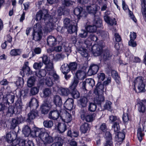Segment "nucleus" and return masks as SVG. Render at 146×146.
<instances>
[{
	"label": "nucleus",
	"instance_id": "774afa93",
	"mask_svg": "<svg viewBox=\"0 0 146 146\" xmlns=\"http://www.w3.org/2000/svg\"><path fill=\"white\" fill-rule=\"evenodd\" d=\"M80 37L82 38H85L88 36V31L85 30H82L80 33L79 35Z\"/></svg>",
	"mask_w": 146,
	"mask_h": 146
},
{
	"label": "nucleus",
	"instance_id": "bf43d9fd",
	"mask_svg": "<svg viewBox=\"0 0 146 146\" xmlns=\"http://www.w3.org/2000/svg\"><path fill=\"white\" fill-rule=\"evenodd\" d=\"M41 48L39 47L35 48L33 50L32 55L34 56L35 54H39L41 53Z\"/></svg>",
	"mask_w": 146,
	"mask_h": 146
},
{
	"label": "nucleus",
	"instance_id": "393cba45",
	"mask_svg": "<svg viewBox=\"0 0 146 146\" xmlns=\"http://www.w3.org/2000/svg\"><path fill=\"white\" fill-rule=\"evenodd\" d=\"M104 18L105 21L109 25L112 26L116 24V21L115 18L111 19L109 16L106 15L104 16Z\"/></svg>",
	"mask_w": 146,
	"mask_h": 146
},
{
	"label": "nucleus",
	"instance_id": "c03bdc74",
	"mask_svg": "<svg viewBox=\"0 0 146 146\" xmlns=\"http://www.w3.org/2000/svg\"><path fill=\"white\" fill-rule=\"evenodd\" d=\"M79 80L78 79L75 78L72 83L71 85L69 87V89H76V88L79 82Z\"/></svg>",
	"mask_w": 146,
	"mask_h": 146
},
{
	"label": "nucleus",
	"instance_id": "69168bd1",
	"mask_svg": "<svg viewBox=\"0 0 146 146\" xmlns=\"http://www.w3.org/2000/svg\"><path fill=\"white\" fill-rule=\"evenodd\" d=\"M56 140L57 141L55 143L56 145H58V146H62L63 143V140L60 137H57L56 138Z\"/></svg>",
	"mask_w": 146,
	"mask_h": 146
},
{
	"label": "nucleus",
	"instance_id": "37998d69",
	"mask_svg": "<svg viewBox=\"0 0 146 146\" xmlns=\"http://www.w3.org/2000/svg\"><path fill=\"white\" fill-rule=\"evenodd\" d=\"M31 130L29 126L26 125L23 128L22 132L25 136H28L30 135Z\"/></svg>",
	"mask_w": 146,
	"mask_h": 146
},
{
	"label": "nucleus",
	"instance_id": "a19ab883",
	"mask_svg": "<svg viewBox=\"0 0 146 146\" xmlns=\"http://www.w3.org/2000/svg\"><path fill=\"white\" fill-rule=\"evenodd\" d=\"M68 66L70 71V70L72 72L76 70L77 67V64L76 62H71L68 64Z\"/></svg>",
	"mask_w": 146,
	"mask_h": 146
},
{
	"label": "nucleus",
	"instance_id": "473e14b6",
	"mask_svg": "<svg viewBox=\"0 0 146 146\" xmlns=\"http://www.w3.org/2000/svg\"><path fill=\"white\" fill-rule=\"evenodd\" d=\"M111 75L112 77L115 80L116 82L118 84L119 83L120 78L117 71L114 70L111 71Z\"/></svg>",
	"mask_w": 146,
	"mask_h": 146
},
{
	"label": "nucleus",
	"instance_id": "c85d7f7f",
	"mask_svg": "<svg viewBox=\"0 0 146 146\" xmlns=\"http://www.w3.org/2000/svg\"><path fill=\"white\" fill-rule=\"evenodd\" d=\"M90 129L89 124L85 122L80 126V130L83 133H87Z\"/></svg>",
	"mask_w": 146,
	"mask_h": 146
},
{
	"label": "nucleus",
	"instance_id": "ddd939ff",
	"mask_svg": "<svg viewBox=\"0 0 146 146\" xmlns=\"http://www.w3.org/2000/svg\"><path fill=\"white\" fill-rule=\"evenodd\" d=\"M17 136V134L15 132L8 133H7L6 136V141L9 143H12V144L14 140H17V139H15Z\"/></svg>",
	"mask_w": 146,
	"mask_h": 146
},
{
	"label": "nucleus",
	"instance_id": "1a4fd4ad",
	"mask_svg": "<svg viewBox=\"0 0 146 146\" xmlns=\"http://www.w3.org/2000/svg\"><path fill=\"white\" fill-rule=\"evenodd\" d=\"M109 119L111 123L116 121L114 123L112 127L114 132L118 131L119 130V124L118 122V120L117 119V117L113 115H111L109 117Z\"/></svg>",
	"mask_w": 146,
	"mask_h": 146
},
{
	"label": "nucleus",
	"instance_id": "4be33fe9",
	"mask_svg": "<svg viewBox=\"0 0 146 146\" xmlns=\"http://www.w3.org/2000/svg\"><path fill=\"white\" fill-rule=\"evenodd\" d=\"M53 102L56 105V107H58L60 108L62 105V102L61 98L57 95H55L53 97Z\"/></svg>",
	"mask_w": 146,
	"mask_h": 146
},
{
	"label": "nucleus",
	"instance_id": "39448f33",
	"mask_svg": "<svg viewBox=\"0 0 146 146\" xmlns=\"http://www.w3.org/2000/svg\"><path fill=\"white\" fill-rule=\"evenodd\" d=\"M104 44V43L102 41L99 43L95 44L92 46V52L95 56H98L101 54Z\"/></svg>",
	"mask_w": 146,
	"mask_h": 146
},
{
	"label": "nucleus",
	"instance_id": "f704fd0d",
	"mask_svg": "<svg viewBox=\"0 0 146 146\" xmlns=\"http://www.w3.org/2000/svg\"><path fill=\"white\" fill-rule=\"evenodd\" d=\"M86 9L89 13L95 15L97 11V7L96 5L89 6L87 7Z\"/></svg>",
	"mask_w": 146,
	"mask_h": 146
},
{
	"label": "nucleus",
	"instance_id": "412c9836",
	"mask_svg": "<svg viewBox=\"0 0 146 146\" xmlns=\"http://www.w3.org/2000/svg\"><path fill=\"white\" fill-rule=\"evenodd\" d=\"M47 41L48 45L50 46H54L57 43V38L52 36L47 38Z\"/></svg>",
	"mask_w": 146,
	"mask_h": 146
},
{
	"label": "nucleus",
	"instance_id": "f3484780",
	"mask_svg": "<svg viewBox=\"0 0 146 146\" xmlns=\"http://www.w3.org/2000/svg\"><path fill=\"white\" fill-rule=\"evenodd\" d=\"M43 131L41 129H39L36 128H34L33 130H31V133L30 135L33 137H38L40 138V135L42 133Z\"/></svg>",
	"mask_w": 146,
	"mask_h": 146
},
{
	"label": "nucleus",
	"instance_id": "a18cd8bd",
	"mask_svg": "<svg viewBox=\"0 0 146 146\" xmlns=\"http://www.w3.org/2000/svg\"><path fill=\"white\" fill-rule=\"evenodd\" d=\"M66 125L64 123H59L58 125V131L60 133H62L64 132L66 129Z\"/></svg>",
	"mask_w": 146,
	"mask_h": 146
},
{
	"label": "nucleus",
	"instance_id": "3c124183",
	"mask_svg": "<svg viewBox=\"0 0 146 146\" xmlns=\"http://www.w3.org/2000/svg\"><path fill=\"white\" fill-rule=\"evenodd\" d=\"M10 54L13 56L20 55L21 54V52L19 49H13L11 50Z\"/></svg>",
	"mask_w": 146,
	"mask_h": 146
},
{
	"label": "nucleus",
	"instance_id": "8fccbe9b",
	"mask_svg": "<svg viewBox=\"0 0 146 146\" xmlns=\"http://www.w3.org/2000/svg\"><path fill=\"white\" fill-rule=\"evenodd\" d=\"M35 79L34 77H31L27 81V86L29 87H31L35 84Z\"/></svg>",
	"mask_w": 146,
	"mask_h": 146
},
{
	"label": "nucleus",
	"instance_id": "680f3d73",
	"mask_svg": "<svg viewBox=\"0 0 146 146\" xmlns=\"http://www.w3.org/2000/svg\"><path fill=\"white\" fill-rule=\"evenodd\" d=\"M19 123L17 119L13 118L11 123V128L14 129Z\"/></svg>",
	"mask_w": 146,
	"mask_h": 146
},
{
	"label": "nucleus",
	"instance_id": "0e129e2a",
	"mask_svg": "<svg viewBox=\"0 0 146 146\" xmlns=\"http://www.w3.org/2000/svg\"><path fill=\"white\" fill-rule=\"evenodd\" d=\"M43 65V63L41 62H35L33 65V67L36 70L39 69L41 68Z\"/></svg>",
	"mask_w": 146,
	"mask_h": 146
},
{
	"label": "nucleus",
	"instance_id": "6e6552de",
	"mask_svg": "<svg viewBox=\"0 0 146 146\" xmlns=\"http://www.w3.org/2000/svg\"><path fill=\"white\" fill-rule=\"evenodd\" d=\"M49 100L47 98L44 100L43 104L40 106V111L42 114H46L48 112L50 109L49 106L51 103Z\"/></svg>",
	"mask_w": 146,
	"mask_h": 146
},
{
	"label": "nucleus",
	"instance_id": "338daca9",
	"mask_svg": "<svg viewBox=\"0 0 146 146\" xmlns=\"http://www.w3.org/2000/svg\"><path fill=\"white\" fill-rule=\"evenodd\" d=\"M74 2L70 0H64L62 4L64 6H69L73 5Z\"/></svg>",
	"mask_w": 146,
	"mask_h": 146
},
{
	"label": "nucleus",
	"instance_id": "2eb2a0df",
	"mask_svg": "<svg viewBox=\"0 0 146 146\" xmlns=\"http://www.w3.org/2000/svg\"><path fill=\"white\" fill-rule=\"evenodd\" d=\"M74 100L71 98H68L64 104L65 108L68 110H71L73 108Z\"/></svg>",
	"mask_w": 146,
	"mask_h": 146
},
{
	"label": "nucleus",
	"instance_id": "a211bd4d",
	"mask_svg": "<svg viewBox=\"0 0 146 146\" xmlns=\"http://www.w3.org/2000/svg\"><path fill=\"white\" fill-rule=\"evenodd\" d=\"M146 102V100H142L138 102L137 104L138 107V110L140 112L144 113L146 110V107L144 104Z\"/></svg>",
	"mask_w": 146,
	"mask_h": 146
},
{
	"label": "nucleus",
	"instance_id": "7ed1b4c3",
	"mask_svg": "<svg viewBox=\"0 0 146 146\" xmlns=\"http://www.w3.org/2000/svg\"><path fill=\"white\" fill-rule=\"evenodd\" d=\"M40 139L43 142L45 146L50 144L54 142V138L48 133L43 131L40 135Z\"/></svg>",
	"mask_w": 146,
	"mask_h": 146
},
{
	"label": "nucleus",
	"instance_id": "dca6fc26",
	"mask_svg": "<svg viewBox=\"0 0 146 146\" xmlns=\"http://www.w3.org/2000/svg\"><path fill=\"white\" fill-rule=\"evenodd\" d=\"M96 94L97 95V96L95 98V103L98 104V106L101 107V104L105 100L104 97L102 94Z\"/></svg>",
	"mask_w": 146,
	"mask_h": 146
},
{
	"label": "nucleus",
	"instance_id": "864d4df0",
	"mask_svg": "<svg viewBox=\"0 0 146 146\" xmlns=\"http://www.w3.org/2000/svg\"><path fill=\"white\" fill-rule=\"evenodd\" d=\"M46 70L45 69L41 70L38 72H36V75L39 78L44 77L46 74Z\"/></svg>",
	"mask_w": 146,
	"mask_h": 146
},
{
	"label": "nucleus",
	"instance_id": "f257e3e1",
	"mask_svg": "<svg viewBox=\"0 0 146 146\" xmlns=\"http://www.w3.org/2000/svg\"><path fill=\"white\" fill-rule=\"evenodd\" d=\"M81 119L88 122L92 121L96 116L95 113L90 114L88 112L86 109H82L80 112Z\"/></svg>",
	"mask_w": 146,
	"mask_h": 146
},
{
	"label": "nucleus",
	"instance_id": "4d7b16f0",
	"mask_svg": "<svg viewBox=\"0 0 146 146\" xmlns=\"http://www.w3.org/2000/svg\"><path fill=\"white\" fill-rule=\"evenodd\" d=\"M96 104L95 103H90L88 106L89 110L92 112L95 111L97 108V106Z\"/></svg>",
	"mask_w": 146,
	"mask_h": 146
},
{
	"label": "nucleus",
	"instance_id": "5701e85b",
	"mask_svg": "<svg viewBox=\"0 0 146 146\" xmlns=\"http://www.w3.org/2000/svg\"><path fill=\"white\" fill-rule=\"evenodd\" d=\"M104 85L100 82L98 83L96 86L94 93L95 94H102L104 92Z\"/></svg>",
	"mask_w": 146,
	"mask_h": 146
},
{
	"label": "nucleus",
	"instance_id": "c756f323",
	"mask_svg": "<svg viewBox=\"0 0 146 146\" xmlns=\"http://www.w3.org/2000/svg\"><path fill=\"white\" fill-rule=\"evenodd\" d=\"M30 70V68L25 64L20 71V74L23 77L25 75L29 74Z\"/></svg>",
	"mask_w": 146,
	"mask_h": 146
},
{
	"label": "nucleus",
	"instance_id": "6e6d98bb",
	"mask_svg": "<svg viewBox=\"0 0 146 146\" xmlns=\"http://www.w3.org/2000/svg\"><path fill=\"white\" fill-rule=\"evenodd\" d=\"M16 84L17 86L20 87H22L24 84L23 79L22 78H19L16 82Z\"/></svg>",
	"mask_w": 146,
	"mask_h": 146
},
{
	"label": "nucleus",
	"instance_id": "58836bf2",
	"mask_svg": "<svg viewBox=\"0 0 146 146\" xmlns=\"http://www.w3.org/2000/svg\"><path fill=\"white\" fill-rule=\"evenodd\" d=\"M39 88L38 87H32L30 90L29 95L31 96L35 95L38 92Z\"/></svg>",
	"mask_w": 146,
	"mask_h": 146
},
{
	"label": "nucleus",
	"instance_id": "cd10ccee",
	"mask_svg": "<svg viewBox=\"0 0 146 146\" xmlns=\"http://www.w3.org/2000/svg\"><path fill=\"white\" fill-rule=\"evenodd\" d=\"M119 130L117 132H115L117 133V135L115 136L116 140L118 142H121L125 138V135L123 132H119Z\"/></svg>",
	"mask_w": 146,
	"mask_h": 146
},
{
	"label": "nucleus",
	"instance_id": "f03ea898",
	"mask_svg": "<svg viewBox=\"0 0 146 146\" xmlns=\"http://www.w3.org/2000/svg\"><path fill=\"white\" fill-rule=\"evenodd\" d=\"M143 80L142 77L139 76L137 77L134 82V88L135 89L136 87L137 88L138 92H144L145 91V85Z\"/></svg>",
	"mask_w": 146,
	"mask_h": 146
},
{
	"label": "nucleus",
	"instance_id": "09e8293b",
	"mask_svg": "<svg viewBox=\"0 0 146 146\" xmlns=\"http://www.w3.org/2000/svg\"><path fill=\"white\" fill-rule=\"evenodd\" d=\"M86 30L90 33H94L96 31L97 27L94 25H89L86 28Z\"/></svg>",
	"mask_w": 146,
	"mask_h": 146
},
{
	"label": "nucleus",
	"instance_id": "603ef678",
	"mask_svg": "<svg viewBox=\"0 0 146 146\" xmlns=\"http://www.w3.org/2000/svg\"><path fill=\"white\" fill-rule=\"evenodd\" d=\"M41 58L42 59V63L44 64L52 61L50 60V58L47 55H43Z\"/></svg>",
	"mask_w": 146,
	"mask_h": 146
},
{
	"label": "nucleus",
	"instance_id": "c9c22d12",
	"mask_svg": "<svg viewBox=\"0 0 146 146\" xmlns=\"http://www.w3.org/2000/svg\"><path fill=\"white\" fill-rule=\"evenodd\" d=\"M42 33L33 32V39L35 41L40 40L41 38Z\"/></svg>",
	"mask_w": 146,
	"mask_h": 146
},
{
	"label": "nucleus",
	"instance_id": "2f4dec72",
	"mask_svg": "<svg viewBox=\"0 0 146 146\" xmlns=\"http://www.w3.org/2000/svg\"><path fill=\"white\" fill-rule=\"evenodd\" d=\"M111 53L108 51H105L102 56V60L103 61H105L110 60L112 56Z\"/></svg>",
	"mask_w": 146,
	"mask_h": 146
},
{
	"label": "nucleus",
	"instance_id": "052dcab7",
	"mask_svg": "<svg viewBox=\"0 0 146 146\" xmlns=\"http://www.w3.org/2000/svg\"><path fill=\"white\" fill-rule=\"evenodd\" d=\"M15 106L17 109L19 110L20 111L22 108V104L19 99L17 100V101L15 103Z\"/></svg>",
	"mask_w": 146,
	"mask_h": 146
},
{
	"label": "nucleus",
	"instance_id": "79ce46f5",
	"mask_svg": "<svg viewBox=\"0 0 146 146\" xmlns=\"http://www.w3.org/2000/svg\"><path fill=\"white\" fill-rule=\"evenodd\" d=\"M143 129H141V127H139L137 130V137L140 142L142 140V137L144 135V134L143 133Z\"/></svg>",
	"mask_w": 146,
	"mask_h": 146
},
{
	"label": "nucleus",
	"instance_id": "e433bc0d",
	"mask_svg": "<svg viewBox=\"0 0 146 146\" xmlns=\"http://www.w3.org/2000/svg\"><path fill=\"white\" fill-rule=\"evenodd\" d=\"M60 70L63 74L68 73L70 72L68 64H64L60 68Z\"/></svg>",
	"mask_w": 146,
	"mask_h": 146
},
{
	"label": "nucleus",
	"instance_id": "4c0bfd02",
	"mask_svg": "<svg viewBox=\"0 0 146 146\" xmlns=\"http://www.w3.org/2000/svg\"><path fill=\"white\" fill-rule=\"evenodd\" d=\"M70 93L74 99H77L80 97V94L76 89H70Z\"/></svg>",
	"mask_w": 146,
	"mask_h": 146
},
{
	"label": "nucleus",
	"instance_id": "5fc2aeb1",
	"mask_svg": "<svg viewBox=\"0 0 146 146\" xmlns=\"http://www.w3.org/2000/svg\"><path fill=\"white\" fill-rule=\"evenodd\" d=\"M33 30V32L42 33L41 25L39 23H36L34 26Z\"/></svg>",
	"mask_w": 146,
	"mask_h": 146
},
{
	"label": "nucleus",
	"instance_id": "9b49d317",
	"mask_svg": "<svg viewBox=\"0 0 146 146\" xmlns=\"http://www.w3.org/2000/svg\"><path fill=\"white\" fill-rule=\"evenodd\" d=\"M15 96L13 94H7L4 96L3 100H6L5 103L8 104L9 105V104H12L14 102Z\"/></svg>",
	"mask_w": 146,
	"mask_h": 146
},
{
	"label": "nucleus",
	"instance_id": "9d476101",
	"mask_svg": "<svg viewBox=\"0 0 146 146\" xmlns=\"http://www.w3.org/2000/svg\"><path fill=\"white\" fill-rule=\"evenodd\" d=\"M74 14L77 16L78 18L80 17H86V13L83 10L81 7H78L75 8L74 11Z\"/></svg>",
	"mask_w": 146,
	"mask_h": 146
},
{
	"label": "nucleus",
	"instance_id": "e2e57ef3",
	"mask_svg": "<svg viewBox=\"0 0 146 146\" xmlns=\"http://www.w3.org/2000/svg\"><path fill=\"white\" fill-rule=\"evenodd\" d=\"M19 123L17 119L13 118L11 123V128L14 129Z\"/></svg>",
	"mask_w": 146,
	"mask_h": 146
},
{
	"label": "nucleus",
	"instance_id": "f8f14e48",
	"mask_svg": "<svg viewBox=\"0 0 146 146\" xmlns=\"http://www.w3.org/2000/svg\"><path fill=\"white\" fill-rule=\"evenodd\" d=\"M98 65L92 64L91 65L88 72V74L89 76H91L96 74L99 70Z\"/></svg>",
	"mask_w": 146,
	"mask_h": 146
},
{
	"label": "nucleus",
	"instance_id": "bb28decb",
	"mask_svg": "<svg viewBox=\"0 0 146 146\" xmlns=\"http://www.w3.org/2000/svg\"><path fill=\"white\" fill-rule=\"evenodd\" d=\"M53 64L52 61H51L45 64V69L47 71L49 72V74H50L51 73L54 71Z\"/></svg>",
	"mask_w": 146,
	"mask_h": 146
},
{
	"label": "nucleus",
	"instance_id": "b1692460",
	"mask_svg": "<svg viewBox=\"0 0 146 146\" xmlns=\"http://www.w3.org/2000/svg\"><path fill=\"white\" fill-rule=\"evenodd\" d=\"M38 115V112L36 110H32L28 115V118L27 119L28 121H29L34 119L35 117Z\"/></svg>",
	"mask_w": 146,
	"mask_h": 146
},
{
	"label": "nucleus",
	"instance_id": "aec40b11",
	"mask_svg": "<svg viewBox=\"0 0 146 146\" xmlns=\"http://www.w3.org/2000/svg\"><path fill=\"white\" fill-rule=\"evenodd\" d=\"M29 106L32 110H36L38 106V102L35 98H32L29 104Z\"/></svg>",
	"mask_w": 146,
	"mask_h": 146
},
{
	"label": "nucleus",
	"instance_id": "13d9d810",
	"mask_svg": "<svg viewBox=\"0 0 146 146\" xmlns=\"http://www.w3.org/2000/svg\"><path fill=\"white\" fill-rule=\"evenodd\" d=\"M50 74V76H52L53 80L57 81V82H59V77L56 74L55 72L54 71L52 72Z\"/></svg>",
	"mask_w": 146,
	"mask_h": 146
},
{
	"label": "nucleus",
	"instance_id": "0eeeda50",
	"mask_svg": "<svg viewBox=\"0 0 146 146\" xmlns=\"http://www.w3.org/2000/svg\"><path fill=\"white\" fill-rule=\"evenodd\" d=\"M58 108L59 107H56V108L51 109L48 114V118L50 119L55 120L57 119L59 116L60 117L61 110Z\"/></svg>",
	"mask_w": 146,
	"mask_h": 146
},
{
	"label": "nucleus",
	"instance_id": "20e7f679",
	"mask_svg": "<svg viewBox=\"0 0 146 146\" xmlns=\"http://www.w3.org/2000/svg\"><path fill=\"white\" fill-rule=\"evenodd\" d=\"M26 141L22 139L14 140L11 144L12 146H35L34 143L32 141L29 140L26 143Z\"/></svg>",
	"mask_w": 146,
	"mask_h": 146
},
{
	"label": "nucleus",
	"instance_id": "72a5a7b5",
	"mask_svg": "<svg viewBox=\"0 0 146 146\" xmlns=\"http://www.w3.org/2000/svg\"><path fill=\"white\" fill-rule=\"evenodd\" d=\"M65 28L67 29L68 33L70 34H72L74 32L76 33L77 31V26L73 25L72 24L68 27H65Z\"/></svg>",
	"mask_w": 146,
	"mask_h": 146
},
{
	"label": "nucleus",
	"instance_id": "a878e982",
	"mask_svg": "<svg viewBox=\"0 0 146 146\" xmlns=\"http://www.w3.org/2000/svg\"><path fill=\"white\" fill-rule=\"evenodd\" d=\"M76 78L78 80H83L86 78V74L85 72L81 70H78L76 73Z\"/></svg>",
	"mask_w": 146,
	"mask_h": 146
},
{
	"label": "nucleus",
	"instance_id": "de8ad7c7",
	"mask_svg": "<svg viewBox=\"0 0 146 146\" xmlns=\"http://www.w3.org/2000/svg\"><path fill=\"white\" fill-rule=\"evenodd\" d=\"M80 105L83 107H86L87 106L88 102V99L86 97H84L80 98L79 100Z\"/></svg>",
	"mask_w": 146,
	"mask_h": 146
},
{
	"label": "nucleus",
	"instance_id": "49530a36",
	"mask_svg": "<svg viewBox=\"0 0 146 146\" xmlns=\"http://www.w3.org/2000/svg\"><path fill=\"white\" fill-rule=\"evenodd\" d=\"M43 125L46 128H50L53 125V122L51 120H47L44 121Z\"/></svg>",
	"mask_w": 146,
	"mask_h": 146
},
{
	"label": "nucleus",
	"instance_id": "ea45409f",
	"mask_svg": "<svg viewBox=\"0 0 146 146\" xmlns=\"http://www.w3.org/2000/svg\"><path fill=\"white\" fill-rule=\"evenodd\" d=\"M59 92L61 95L65 96H68L70 93L69 88L68 89L61 88L59 89Z\"/></svg>",
	"mask_w": 146,
	"mask_h": 146
},
{
	"label": "nucleus",
	"instance_id": "423d86ee",
	"mask_svg": "<svg viewBox=\"0 0 146 146\" xmlns=\"http://www.w3.org/2000/svg\"><path fill=\"white\" fill-rule=\"evenodd\" d=\"M95 84V81L93 79H87L85 81L83 82L82 87L83 90H88V89H92Z\"/></svg>",
	"mask_w": 146,
	"mask_h": 146
},
{
	"label": "nucleus",
	"instance_id": "7c9ffc66",
	"mask_svg": "<svg viewBox=\"0 0 146 146\" xmlns=\"http://www.w3.org/2000/svg\"><path fill=\"white\" fill-rule=\"evenodd\" d=\"M52 90L49 88H46L42 90L43 97L46 98L49 97L52 94Z\"/></svg>",
	"mask_w": 146,
	"mask_h": 146
},
{
	"label": "nucleus",
	"instance_id": "4468645a",
	"mask_svg": "<svg viewBox=\"0 0 146 146\" xmlns=\"http://www.w3.org/2000/svg\"><path fill=\"white\" fill-rule=\"evenodd\" d=\"M60 118L64 122L67 123L70 122L72 119L71 114L66 111L61 115Z\"/></svg>",
	"mask_w": 146,
	"mask_h": 146
},
{
	"label": "nucleus",
	"instance_id": "6ab92c4d",
	"mask_svg": "<svg viewBox=\"0 0 146 146\" xmlns=\"http://www.w3.org/2000/svg\"><path fill=\"white\" fill-rule=\"evenodd\" d=\"M49 75L45 78L44 81L45 84L48 87H51L54 84V81L53 80L52 76Z\"/></svg>",
	"mask_w": 146,
	"mask_h": 146
}]
</instances>
